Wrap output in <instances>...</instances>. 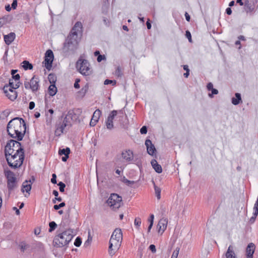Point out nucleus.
I'll return each instance as SVG.
<instances>
[{
	"mask_svg": "<svg viewBox=\"0 0 258 258\" xmlns=\"http://www.w3.org/2000/svg\"><path fill=\"white\" fill-rule=\"evenodd\" d=\"M212 94H209V96L211 97H212V95L213 94H217L218 93V91L216 89H214V88H213L212 90Z\"/></svg>",
	"mask_w": 258,
	"mask_h": 258,
	"instance_id": "51",
	"label": "nucleus"
},
{
	"mask_svg": "<svg viewBox=\"0 0 258 258\" xmlns=\"http://www.w3.org/2000/svg\"><path fill=\"white\" fill-rule=\"evenodd\" d=\"M208 90H211L213 88V85L212 83H209L207 86Z\"/></svg>",
	"mask_w": 258,
	"mask_h": 258,
	"instance_id": "56",
	"label": "nucleus"
},
{
	"mask_svg": "<svg viewBox=\"0 0 258 258\" xmlns=\"http://www.w3.org/2000/svg\"><path fill=\"white\" fill-rule=\"evenodd\" d=\"M255 248V245L253 243H250L248 244L246 248V258H253Z\"/></svg>",
	"mask_w": 258,
	"mask_h": 258,
	"instance_id": "20",
	"label": "nucleus"
},
{
	"mask_svg": "<svg viewBox=\"0 0 258 258\" xmlns=\"http://www.w3.org/2000/svg\"><path fill=\"white\" fill-rule=\"evenodd\" d=\"M17 6V0H13V2L12 4V8L13 9H15Z\"/></svg>",
	"mask_w": 258,
	"mask_h": 258,
	"instance_id": "53",
	"label": "nucleus"
},
{
	"mask_svg": "<svg viewBox=\"0 0 258 258\" xmlns=\"http://www.w3.org/2000/svg\"><path fill=\"white\" fill-rule=\"evenodd\" d=\"M121 156L122 158L127 162H131L134 158L133 152L131 150H126L122 152Z\"/></svg>",
	"mask_w": 258,
	"mask_h": 258,
	"instance_id": "18",
	"label": "nucleus"
},
{
	"mask_svg": "<svg viewBox=\"0 0 258 258\" xmlns=\"http://www.w3.org/2000/svg\"><path fill=\"white\" fill-rule=\"evenodd\" d=\"M39 82V78L34 75L30 80L26 79L24 85L26 90H31L32 93H35L40 89Z\"/></svg>",
	"mask_w": 258,
	"mask_h": 258,
	"instance_id": "7",
	"label": "nucleus"
},
{
	"mask_svg": "<svg viewBox=\"0 0 258 258\" xmlns=\"http://www.w3.org/2000/svg\"><path fill=\"white\" fill-rule=\"evenodd\" d=\"M151 164L156 172L158 173H160L162 172V168L161 166L158 163L156 160H152L151 162Z\"/></svg>",
	"mask_w": 258,
	"mask_h": 258,
	"instance_id": "24",
	"label": "nucleus"
},
{
	"mask_svg": "<svg viewBox=\"0 0 258 258\" xmlns=\"http://www.w3.org/2000/svg\"><path fill=\"white\" fill-rule=\"evenodd\" d=\"M117 112L116 110H113L108 115L106 121V125L107 129L111 130L113 127V120L114 117L116 116Z\"/></svg>",
	"mask_w": 258,
	"mask_h": 258,
	"instance_id": "14",
	"label": "nucleus"
},
{
	"mask_svg": "<svg viewBox=\"0 0 258 258\" xmlns=\"http://www.w3.org/2000/svg\"><path fill=\"white\" fill-rule=\"evenodd\" d=\"M65 205H66V204L64 202H62L60 204H59V205H55L53 207V208L55 210H57L59 209L60 208L65 206Z\"/></svg>",
	"mask_w": 258,
	"mask_h": 258,
	"instance_id": "41",
	"label": "nucleus"
},
{
	"mask_svg": "<svg viewBox=\"0 0 258 258\" xmlns=\"http://www.w3.org/2000/svg\"><path fill=\"white\" fill-rule=\"evenodd\" d=\"M141 222H142V221H141V219L140 218L137 217V218H135V221H134V224H135V226L136 227V228L138 230L140 228V227L141 224Z\"/></svg>",
	"mask_w": 258,
	"mask_h": 258,
	"instance_id": "34",
	"label": "nucleus"
},
{
	"mask_svg": "<svg viewBox=\"0 0 258 258\" xmlns=\"http://www.w3.org/2000/svg\"><path fill=\"white\" fill-rule=\"evenodd\" d=\"M48 79L51 84H55L56 81V78L53 74H50L48 75Z\"/></svg>",
	"mask_w": 258,
	"mask_h": 258,
	"instance_id": "33",
	"label": "nucleus"
},
{
	"mask_svg": "<svg viewBox=\"0 0 258 258\" xmlns=\"http://www.w3.org/2000/svg\"><path fill=\"white\" fill-rule=\"evenodd\" d=\"M122 181L130 186L133 184L135 183L134 181H131L126 179L125 177H123L122 179Z\"/></svg>",
	"mask_w": 258,
	"mask_h": 258,
	"instance_id": "36",
	"label": "nucleus"
},
{
	"mask_svg": "<svg viewBox=\"0 0 258 258\" xmlns=\"http://www.w3.org/2000/svg\"><path fill=\"white\" fill-rule=\"evenodd\" d=\"M74 236L73 231L68 229L56 235L53 240V245L56 247L66 246Z\"/></svg>",
	"mask_w": 258,
	"mask_h": 258,
	"instance_id": "3",
	"label": "nucleus"
},
{
	"mask_svg": "<svg viewBox=\"0 0 258 258\" xmlns=\"http://www.w3.org/2000/svg\"><path fill=\"white\" fill-rule=\"evenodd\" d=\"M232 246L230 245L226 253V258H236L234 251L232 250Z\"/></svg>",
	"mask_w": 258,
	"mask_h": 258,
	"instance_id": "29",
	"label": "nucleus"
},
{
	"mask_svg": "<svg viewBox=\"0 0 258 258\" xmlns=\"http://www.w3.org/2000/svg\"><path fill=\"white\" fill-rule=\"evenodd\" d=\"M105 59V57L104 55L99 54L97 58V60L98 62H101L103 59Z\"/></svg>",
	"mask_w": 258,
	"mask_h": 258,
	"instance_id": "49",
	"label": "nucleus"
},
{
	"mask_svg": "<svg viewBox=\"0 0 258 258\" xmlns=\"http://www.w3.org/2000/svg\"><path fill=\"white\" fill-rule=\"evenodd\" d=\"M48 93L49 94L53 96L55 95L57 92V88L55 86V84H50L48 88Z\"/></svg>",
	"mask_w": 258,
	"mask_h": 258,
	"instance_id": "27",
	"label": "nucleus"
},
{
	"mask_svg": "<svg viewBox=\"0 0 258 258\" xmlns=\"http://www.w3.org/2000/svg\"><path fill=\"white\" fill-rule=\"evenodd\" d=\"M70 153V149L67 147L66 149H60L59 150V155H64V156H69Z\"/></svg>",
	"mask_w": 258,
	"mask_h": 258,
	"instance_id": "32",
	"label": "nucleus"
},
{
	"mask_svg": "<svg viewBox=\"0 0 258 258\" xmlns=\"http://www.w3.org/2000/svg\"><path fill=\"white\" fill-rule=\"evenodd\" d=\"M81 243H82L81 238L79 237H77V238L76 239V240L75 241L74 245L77 247H79L81 245Z\"/></svg>",
	"mask_w": 258,
	"mask_h": 258,
	"instance_id": "38",
	"label": "nucleus"
},
{
	"mask_svg": "<svg viewBox=\"0 0 258 258\" xmlns=\"http://www.w3.org/2000/svg\"><path fill=\"white\" fill-rule=\"evenodd\" d=\"M54 58L53 52L51 50H47L45 53V59L44 61L45 67L50 70L52 67V63Z\"/></svg>",
	"mask_w": 258,
	"mask_h": 258,
	"instance_id": "12",
	"label": "nucleus"
},
{
	"mask_svg": "<svg viewBox=\"0 0 258 258\" xmlns=\"http://www.w3.org/2000/svg\"><path fill=\"white\" fill-rule=\"evenodd\" d=\"M186 37L188 38L189 42H191V36L189 31H186L185 33Z\"/></svg>",
	"mask_w": 258,
	"mask_h": 258,
	"instance_id": "47",
	"label": "nucleus"
},
{
	"mask_svg": "<svg viewBox=\"0 0 258 258\" xmlns=\"http://www.w3.org/2000/svg\"><path fill=\"white\" fill-rule=\"evenodd\" d=\"M146 25H147V27L148 29H151V23L149 21L147 22Z\"/></svg>",
	"mask_w": 258,
	"mask_h": 258,
	"instance_id": "61",
	"label": "nucleus"
},
{
	"mask_svg": "<svg viewBox=\"0 0 258 258\" xmlns=\"http://www.w3.org/2000/svg\"><path fill=\"white\" fill-rule=\"evenodd\" d=\"M179 250H174L172 254L171 258H177L178 255Z\"/></svg>",
	"mask_w": 258,
	"mask_h": 258,
	"instance_id": "45",
	"label": "nucleus"
},
{
	"mask_svg": "<svg viewBox=\"0 0 258 258\" xmlns=\"http://www.w3.org/2000/svg\"><path fill=\"white\" fill-rule=\"evenodd\" d=\"M80 82V80L79 79H76L75 80V82L74 84V87L76 89H79L80 88L79 82Z\"/></svg>",
	"mask_w": 258,
	"mask_h": 258,
	"instance_id": "43",
	"label": "nucleus"
},
{
	"mask_svg": "<svg viewBox=\"0 0 258 258\" xmlns=\"http://www.w3.org/2000/svg\"><path fill=\"white\" fill-rule=\"evenodd\" d=\"M24 152V149L21 146V144L18 141L11 140L9 141L5 149V155L6 157L8 155L13 154H18Z\"/></svg>",
	"mask_w": 258,
	"mask_h": 258,
	"instance_id": "5",
	"label": "nucleus"
},
{
	"mask_svg": "<svg viewBox=\"0 0 258 258\" xmlns=\"http://www.w3.org/2000/svg\"><path fill=\"white\" fill-rule=\"evenodd\" d=\"M23 64L22 67L25 70H32L33 69L32 64L27 60L23 61Z\"/></svg>",
	"mask_w": 258,
	"mask_h": 258,
	"instance_id": "31",
	"label": "nucleus"
},
{
	"mask_svg": "<svg viewBox=\"0 0 258 258\" xmlns=\"http://www.w3.org/2000/svg\"><path fill=\"white\" fill-rule=\"evenodd\" d=\"M244 9L247 13H252L255 10V5L253 0H246L244 2Z\"/></svg>",
	"mask_w": 258,
	"mask_h": 258,
	"instance_id": "16",
	"label": "nucleus"
},
{
	"mask_svg": "<svg viewBox=\"0 0 258 258\" xmlns=\"http://www.w3.org/2000/svg\"><path fill=\"white\" fill-rule=\"evenodd\" d=\"M35 107V103L33 101H31L29 103V108L30 109H33Z\"/></svg>",
	"mask_w": 258,
	"mask_h": 258,
	"instance_id": "54",
	"label": "nucleus"
},
{
	"mask_svg": "<svg viewBox=\"0 0 258 258\" xmlns=\"http://www.w3.org/2000/svg\"><path fill=\"white\" fill-rule=\"evenodd\" d=\"M110 238H113L114 240L122 241V233L121 230L119 228L115 229L113 232Z\"/></svg>",
	"mask_w": 258,
	"mask_h": 258,
	"instance_id": "22",
	"label": "nucleus"
},
{
	"mask_svg": "<svg viewBox=\"0 0 258 258\" xmlns=\"http://www.w3.org/2000/svg\"><path fill=\"white\" fill-rule=\"evenodd\" d=\"M149 249L151 250L152 252H155L156 251V247L154 245L151 244L149 246Z\"/></svg>",
	"mask_w": 258,
	"mask_h": 258,
	"instance_id": "52",
	"label": "nucleus"
},
{
	"mask_svg": "<svg viewBox=\"0 0 258 258\" xmlns=\"http://www.w3.org/2000/svg\"><path fill=\"white\" fill-rule=\"evenodd\" d=\"M12 8L10 5L6 6L5 7L6 10L8 12L10 11Z\"/></svg>",
	"mask_w": 258,
	"mask_h": 258,
	"instance_id": "64",
	"label": "nucleus"
},
{
	"mask_svg": "<svg viewBox=\"0 0 258 258\" xmlns=\"http://www.w3.org/2000/svg\"><path fill=\"white\" fill-rule=\"evenodd\" d=\"M140 133L142 134H146L147 133V128L146 126H143L140 130Z\"/></svg>",
	"mask_w": 258,
	"mask_h": 258,
	"instance_id": "46",
	"label": "nucleus"
},
{
	"mask_svg": "<svg viewBox=\"0 0 258 258\" xmlns=\"http://www.w3.org/2000/svg\"><path fill=\"white\" fill-rule=\"evenodd\" d=\"M20 82H15L14 79H10L9 85L7 86H9V88H11L13 89H16L20 87Z\"/></svg>",
	"mask_w": 258,
	"mask_h": 258,
	"instance_id": "25",
	"label": "nucleus"
},
{
	"mask_svg": "<svg viewBox=\"0 0 258 258\" xmlns=\"http://www.w3.org/2000/svg\"><path fill=\"white\" fill-rule=\"evenodd\" d=\"M185 19H186V21L188 22H189L190 17V16L189 15V14L187 12H185Z\"/></svg>",
	"mask_w": 258,
	"mask_h": 258,
	"instance_id": "57",
	"label": "nucleus"
},
{
	"mask_svg": "<svg viewBox=\"0 0 258 258\" xmlns=\"http://www.w3.org/2000/svg\"><path fill=\"white\" fill-rule=\"evenodd\" d=\"M167 223L168 220L166 218H163L159 220L157 226L159 233L161 232V234L163 233L167 228Z\"/></svg>",
	"mask_w": 258,
	"mask_h": 258,
	"instance_id": "17",
	"label": "nucleus"
},
{
	"mask_svg": "<svg viewBox=\"0 0 258 258\" xmlns=\"http://www.w3.org/2000/svg\"><path fill=\"white\" fill-rule=\"evenodd\" d=\"M24 152L18 154H13L6 157L8 164L10 167L13 169L20 167L24 160Z\"/></svg>",
	"mask_w": 258,
	"mask_h": 258,
	"instance_id": "4",
	"label": "nucleus"
},
{
	"mask_svg": "<svg viewBox=\"0 0 258 258\" xmlns=\"http://www.w3.org/2000/svg\"><path fill=\"white\" fill-rule=\"evenodd\" d=\"M13 210H15L16 211V214L17 215H20V211L19 209H18L16 207H14L13 208Z\"/></svg>",
	"mask_w": 258,
	"mask_h": 258,
	"instance_id": "60",
	"label": "nucleus"
},
{
	"mask_svg": "<svg viewBox=\"0 0 258 258\" xmlns=\"http://www.w3.org/2000/svg\"><path fill=\"white\" fill-rule=\"evenodd\" d=\"M226 12L227 14L230 15L232 13V10L230 8H228L226 10Z\"/></svg>",
	"mask_w": 258,
	"mask_h": 258,
	"instance_id": "58",
	"label": "nucleus"
},
{
	"mask_svg": "<svg viewBox=\"0 0 258 258\" xmlns=\"http://www.w3.org/2000/svg\"><path fill=\"white\" fill-rule=\"evenodd\" d=\"M89 89V85L88 84H86L84 87L82 88L80 91H79L78 93L79 96L81 97H83L86 93L88 92Z\"/></svg>",
	"mask_w": 258,
	"mask_h": 258,
	"instance_id": "28",
	"label": "nucleus"
},
{
	"mask_svg": "<svg viewBox=\"0 0 258 258\" xmlns=\"http://www.w3.org/2000/svg\"><path fill=\"white\" fill-rule=\"evenodd\" d=\"M32 182L31 180L29 181H28L27 180L25 181L22 186L21 191L22 192H24V191H26V192H28L29 194V191L31 189L32 187Z\"/></svg>",
	"mask_w": 258,
	"mask_h": 258,
	"instance_id": "23",
	"label": "nucleus"
},
{
	"mask_svg": "<svg viewBox=\"0 0 258 258\" xmlns=\"http://www.w3.org/2000/svg\"><path fill=\"white\" fill-rule=\"evenodd\" d=\"M26 124L24 120L20 117L11 120L7 125V132L12 138L21 141L26 133Z\"/></svg>",
	"mask_w": 258,
	"mask_h": 258,
	"instance_id": "2",
	"label": "nucleus"
},
{
	"mask_svg": "<svg viewBox=\"0 0 258 258\" xmlns=\"http://www.w3.org/2000/svg\"><path fill=\"white\" fill-rule=\"evenodd\" d=\"M5 175L7 179V187L9 194H10L18 187V180L14 172L10 170L5 171Z\"/></svg>",
	"mask_w": 258,
	"mask_h": 258,
	"instance_id": "8",
	"label": "nucleus"
},
{
	"mask_svg": "<svg viewBox=\"0 0 258 258\" xmlns=\"http://www.w3.org/2000/svg\"><path fill=\"white\" fill-rule=\"evenodd\" d=\"M101 114V112L99 109H97L94 111L90 122V125L91 126H94L96 124Z\"/></svg>",
	"mask_w": 258,
	"mask_h": 258,
	"instance_id": "19",
	"label": "nucleus"
},
{
	"mask_svg": "<svg viewBox=\"0 0 258 258\" xmlns=\"http://www.w3.org/2000/svg\"><path fill=\"white\" fill-rule=\"evenodd\" d=\"M235 97L232 98V103L235 105H238L240 102H241V97L240 94L238 93H235Z\"/></svg>",
	"mask_w": 258,
	"mask_h": 258,
	"instance_id": "26",
	"label": "nucleus"
},
{
	"mask_svg": "<svg viewBox=\"0 0 258 258\" xmlns=\"http://www.w3.org/2000/svg\"><path fill=\"white\" fill-rule=\"evenodd\" d=\"M76 67L83 75L89 76L92 73V70L90 64L86 59H79L77 62Z\"/></svg>",
	"mask_w": 258,
	"mask_h": 258,
	"instance_id": "9",
	"label": "nucleus"
},
{
	"mask_svg": "<svg viewBox=\"0 0 258 258\" xmlns=\"http://www.w3.org/2000/svg\"><path fill=\"white\" fill-rule=\"evenodd\" d=\"M51 181L53 184L56 183V175L55 174H52V177L51 179Z\"/></svg>",
	"mask_w": 258,
	"mask_h": 258,
	"instance_id": "48",
	"label": "nucleus"
},
{
	"mask_svg": "<svg viewBox=\"0 0 258 258\" xmlns=\"http://www.w3.org/2000/svg\"><path fill=\"white\" fill-rule=\"evenodd\" d=\"M153 183L156 196L158 200H160L161 198V189L160 187L155 185V183L154 181Z\"/></svg>",
	"mask_w": 258,
	"mask_h": 258,
	"instance_id": "30",
	"label": "nucleus"
},
{
	"mask_svg": "<svg viewBox=\"0 0 258 258\" xmlns=\"http://www.w3.org/2000/svg\"><path fill=\"white\" fill-rule=\"evenodd\" d=\"M154 218V215L153 214L151 215L150 217L148 220L149 222H150V224L152 223V224H153Z\"/></svg>",
	"mask_w": 258,
	"mask_h": 258,
	"instance_id": "55",
	"label": "nucleus"
},
{
	"mask_svg": "<svg viewBox=\"0 0 258 258\" xmlns=\"http://www.w3.org/2000/svg\"><path fill=\"white\" fill-rule=\"evenodd\" d=\"M71 114H68L62 120L56 124L55 136H60L64 131L68 130L71 126Z\"/></svg>",
	"mask_w": 258,
	"mask_h": 258,
	"instance_id": "6",
	"label": "nucleus"
},
{
	"mask_svg": "<svg viewBox=\"0 0 258 258\" xmlns=\"http://www.w3.org/2000/svg\"><path fill=\"white\" fill-rule=\"evenodd\" d=\"M122 74L121 68L119 67H118L115 71V75L119 77H121Z\"/></svg>",
	"mask_w": 258,
	"mask_h": 258,
	"instance_id": "40",
	"label": "nucleus"
},
{
	"mask_svg": "<svg viewBox=\"0 0 258 258\" xmlns=\"http://www.w3.org/2000/svg\"><path fill=\"white\" fill-rule=\"evenodd\" d=\"M15 90L9 88V86H5L4 87V91L6 95L9 99L12 101L15 100L17 97V93Z\"/></svg>",
	"mask_w": 258,
	"mask_h": 258,
	"instance_id": "13",
	"label": "nucleus"
},
{
	"mask_svg": "<svg viewBox=\"0 0 258 258\" xmlns=\"http://www.w3.org/2000/svg\"><path fill=\"white\" fill-rule=\"evenodd\" d=\"M236 2L241 6L244 5V3H243L242 0H237Z\"/></svg>",
	"mask_w": 258,
	"mask_h": 258,
	"instance_id": "63",
	"label": "nucleus"
},
{
	"mask_svg": "<svg viewBox=\"0 0 258 258\" xmlns=\"http://www.w3.org/2000/svg\"><path fill=\"white\" fill-rule=\"evenodd\" d=\"M183 69L186 71V72H189V69H188V67L187 65H183Z\"/></svg>",
	"mask_w": 258,
	"mask_h": 258,
	"instance_id": "59",
	"label": "nucleus"
},
{
	"mask_svg": "<svg viewBox=\"0 0 258 258\" xmlns=\"http://www.w3.org/2000/svg\"><path fill=\"white\" fill-rule=\"evenodd\" d=\"M82 28L80 22H77L73 27L62 48V51L65 55L74 53L77 50L79 43L78 33L82 31Z\"/></svg>",
	"mask_w": 258,
	"mask_h": 258,
	"instance_id": "1",
	"label": "nucleus"
},
{
	"mask_svg": "<svg viewBox=\"0 0 258 258\" xmlns=\"http://www.w3.org/2000/svg\"><path fill=\"white\" fill-rule=\"evenodd\" d=\"M20 75L19 74L17 75H14V76H12V79L15 80V82H20Z\"/></svg>",
	"mask_w": 258,
	"mask_h": 258,
	"instance_id": "44",
	"label": "nucleus"
},
{
	"mask_svg": "<svg viewBox=\"0 0 258 258\" xmlns=\"http://www.w3.org/2000/svg\"><path fill=\"white\" fill-rule=\"evenodd\" d=\"M19 246H20L21 250L23 252H24L26 249V248L28 247L27 245H26L23 243H21L19 245Z\"/></svg>",
	"mask_w": 258,
	"mask_h": 258,
	"instance_id": "42",
	"label": "nucleus"
},
{
	"mask_svg": "<svg viewBox=\"0 0 258 258\" xmlns=\"http://www.w3.org/2000/svg\"><path fill=\"white\" fill-rule=\"evenodd\" d=\"M145 145L147 148V153L151 155L154 156L156 154L157 152L156 149L154 144H152L151 141L149 139H147L145 141Z\"/></svg>",
	"mask_w": 258,
	"mask_h": 258,
	"instance_id": "15",
	"label": "nucleus"
},
{
	"mask_svg": "<svg viewBox=\"0 0 258 258\" xmlns=\"http://www.w3.org/2000/svg\"><path fill=\"white\" fill-rule=\"evenodd\" d=\"M107 202L108 205L114 210L118 209L123 204L121 197L116 194H111Z\"/></svg>",
	"mask_w": 258,
	"mask_h": 258,
	"instance_id": "10",
	"label": "nucleus"
},
{
	"mask_svg": "<svg viewBox=\"0 0 258 258\" xmlns=\"http://www.w3.org/2000/svg\"><path fill=\"white\" fill-rule=\"evenodd\" d=\"M116 82L115 80H108V79L105 80L104 82V85H108V84H112L113 86H114L116 84Z\"/></svg>",
	"mask_w": 258,
	"mask_h": 258,
	"instance_id": "37",
	"label": "nucleus"
},
{
	"mask_svg": "<svg viewBox=\"0 0 258 258\" xmlns=\"http://www.w3.org/2000/svg\"><path fill=\"white\" fill-rule=\"evenodd\" d=\"M121 242L122 241L114 240L113 238H110L108 252L111 256L113 255L115 252L119 248Z\"/></svg>",
	"mask_w": 258,
	"mask_h": 258,
	"instance_id": "11",
	"label": "nucleus"
},
{
	"mask_svg": "<svg viewBox=\"0 0 258 258\" xmlns=\"http://www.w3.org/2000/svg\"><path fill=\"white\" fill-rule=\"evenodd\" d=\"M16 34L14 32H11L8 35H4V39L6 44L10 45L15 40Z\"/></svg>",
	"mask_w": 258,
	"mask_h": 258,
	"instance_id": "21",
	"label": "nucleus"
},
{
	"mask_svg": "<svg viewBox=\"0 0 258 258\" xmlns=\"http://www.w3.org/2000/svg\"><path fill=\"white\" fill-rule=\"evenodd\" d=\"M49 231L52 232L56 228L57 224L54 221H52L49 223Z\"/></svg>",
	"mask_w": 258,
	"mask_h": 258,
	"instance_id": "35",
	"label": "nucleus"
},
{
	"mask_svg": "<svg viewBox=\"0 0 258 258\" xmlns=\"http://www.w3.org/2000/svg\"><path fill=\"white\" fill-rule=\"evenodd\" d=\"M58 185L59 186V191L60 192H63L64 191V188L66 187V184L63 183L62 182H59L58 183Z\"/></svg>",
	"mask_w": 258,
	"mask_h": 258,
	"instance_id": "39",
	"label": "nucleus"
},
{
	"mask_svg": "<svg viewBox=\"0 0 258 258\" xmlns=\"http://www.w3.org/2000/svg\"><path fill=\"white\" fill-rule=\"evenodd\" d=\"M6 19L5 18H2L0 19V27L3 26L6 23Z\"/></svg>",
	"mask_w": 258,
	"mask_h": 258,
	"instance_id": "50",
	"label": "nucleus"
},
{
	"mask_svg": "<svg viewBox=\"0 0 258 258\" xmlns=\"http://www.w3.org/2000/svg\"><path fill=\"white\" fill-rule=\"evenodd\" d=\"M52 194L56 197H58V192L57 190H54L52 192Z\"/></svg>",
	"mask_w": 258,
	"mask_h": 258,
	"instance_id": "62",
	"label": "nucleus"
}]
</instances>
